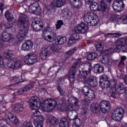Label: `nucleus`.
Masks as SVG:
<instances>
[{
	"mask_svg": "<svg viewBox=\"0 0 127 127\" xmlns=\"http://www.w3.org/2000/svg\"><path fill=\"white\" fill-rule=\"evenodd\" d=\"M23 105L19 104L14 107V110L16 113H19V112H22L23 111Z\"/></svg>",
	"mask_w": 127,
	"mask_h": 127,
	"instance_id": "obj_37",
	"label": "nucleus"
},
{
	"mask_svg": "<svg viewBox=\"0 0 127 127\" xmlns=\"http://www.w3.org/2000/svg\"><path fill=\"white\" fill-rule=\"evenodd\" d=\"M30 24L28 17L25 14H22L18 21V26L23 28L18 31L16 38L18 41H23L27 36V31Z\"/></svg>",
	"mask_w": 127,
	"mask_h": 127,
	"instance_id": "obj_1",
	"label": "nucleus"
},
{
	"mask_svg": "<svg viewBox=\"0 0 127 127\" xmlns=\"http://www.w3.org/2000/svg\"><path fill=\"white\" fill-rule=\"evenodd\" d=\"M114 88L117 90V92H118L119 94H123V93L125 92V85L122 83H119L117 85H116Z\"/></svg>",
	"mask_w": 127,
	"mask_h": 127,
	"instance_id": "obj_30",
	"label": "nucleus"
},
{
	"mask_svg": "<svg viewBox=\"0 0 127 127\" xmlns=\"http://www.w3.org/2000/svg\"><path fill=\"white\" fill-rule=\"evenodd\" d=\"M81 62H82L81 59H77L70 68L69 75V80L70 82H71L70 79H74L75 78V75H76V68H77V66H78V64H80Z\"/></svg>",
	"mask_w": 127,
	"mask_h": 127,
	"instance_id": "obj_16",
	"label": "nucleus"
},
{
	"mask_svg": "<svg viewBox=\"0 0 127 127\" xmlns=\"http://www.w3.org/2000/svg\"><path fill=\"white\" fill-rule=\"evenodd\" d=\"M70 110H72L71 108L69 107V105H67V103H63L61 105V111L62 112H69Z\"/></svg>",
	"mask_w": 127,
	"mask_h": 127,
	"instance_id": "obj_32",
	"label": "nucleus"
},
{
	"mask_svg": "<svg viewBox=\"0 0 127 127\" xmlns=\"http://www.w3.org/2000/svg\"><path fill=\"white\" fill-rule=\"evenodd\" d=\"M91 89H90L89 87L87 86H84L82 88V93L84 96H88V94L90 92Z\"/></svg>",
	"mask_w": 127,
	"mask_h": 127,
	"instance_id": "obj_42",
	"label": "nucleus"
},
{
	"mask_svg": "<svg viewBox=\"0 0 127 127\" xmlns=\"http://www.w3.org/2000/svg\"><path fill=\"white\" fill-rule=\"evenodd\" d=\"M62 25H63V21L61 20L58 21L57 24L56 25L57 29H59V28H60Z\"/></svg>",
	"mask_w": 127,
	"mask_h": 127,
	"instance_id": "obj_56",
	"label": "nucleus"
},
{
	"mask_svg": "<svg viewBox=\"0 0 127 127\" xmlns=\"http://www.w3.org/2000/svg\"><path fill=\"white\" fill-rule=\"evenodd\" d=\"M78 99L77 98L71 97L68 99L69 108H71V110H79V107L76 106L78 104Z\"/></svg>",
	"mask_w": 127,
	"mask_h": 127,
	"instance_id": "obj_21",
	"label": "nucleus"
},
{
	"mask_svg": "<svg viewBox=\"0 0 127 127\" xmlns=\"http://www.w3.org/2000/svg\"><path fill=\"white\" fill-rule=\"evenodd\" d=\"M96 48L98 51H102L104 48V46H103V45L100 43H98L96 45Z\"/></svg>",
	"mask_w": 127,
	"mask_h": 127,
	"instance_id": "obj_51",
	"label": "nucleus"
},
{
	"mask_svg": "<svg viewBox=\"0 0 127 127\" xmlns=\"http://www.w3.org/2000/svg\"><path fill=\"white\" fill-rule=\"evenodd\" d=\"M100 107L101 111L103 114H106L111 109V103L108 101L104 100L100 102Z\"/></svg>",
	"mask_w": 127,
	"mask_h": 127,
	"instance_id": "obj_17",
	"label": "nucleus"
},
{
	"mask_svg": "<svg viewBox=\"0 0 127 127\" xmlns=\"http://www.w3.org/2000/svg\"><path fill=\"white\" fill-rule=\"evenodd\" d=\"M33 48V42L30 40H27L22 44L21 49L23 51H30Z\"/></svg>",
	"mask_w": 127,
	"mask_h": 127,
	"instance_id": "obj_18",
	"label": "nucleus"
},
{
	"mask_svg": "<svg viewBox=\"0 0 127 127\" xmlns=\"http://www.w3.org/2000/svg\"><path fill=\"white\" fill-rule=\"evenodd\" d=\"M90 109L93 113H96L98 111V107H97L95 104H92L91 105Z\"/></svg>",
	"mask_w": 127,
	"mask_h": 127,
	"instance_id": "obj_55",
	"label": "nucleus"
},
{
	"mask_svg": "<svg viewBox=\"0 0 127 127\" xmlns=\"http://www.w3.org/2000/svg\"><path fill=\"white\" fill-rule=\"evenodd\" d=\"M32 27L36 32L41 31L43 29V24L40 21V19L36 20L32 23Z\"/></svg>",
	"mask_w": 127,
	"mask_h": 127,
	"instance_id": "obj_19",
	"label": "nucleus"
},
{
	"mask_svg": "<svg viewBox=\"0 0 127 127\" xmlns=\"http://www.w3.org/2000/svg\"><path fill=\"white\" fill-rule=\"evenodd\" d=\"M109 35H112L114 37H121L122 36V34L120 32H116V33H108L106 34V36H109Z\"/></svg>",
	"mask_w": 127,
	"mask_h": 127,
	"instance_id": "obj_47",
	"label": "nucleus"
},
{
	"mask_svg": "<svg viewBox=\"0 0 127 127\" xmlns=\"http://www.w3.org/2000/svg\"><path fill=\"white\" fill-rule=\"evenodd\" d=\"M69 1L70 5L75 8H81L83 5V3L81 0H69Z\"/></svg>",
	"mask_w": 127,
	"mask_h": 127,
	"instance_id": "obj_25",
	"label": "nucleus"
},
{
	"mask_svg": "<svg viewBox=\"0 0 127 127\" xmlns=\"http://www.w3.org/2000/svg\"><path fill=\"white\" fill-rule=\"evenodd\" d=\"M125 115V109L124 108H118L112 113V119L116 122H121L122 118Z\"/></svg>",
	"mask_w": 127,
	"mask_h": 127,
	"instance_id": "obj_9",
	"label": "nucleus"
},
{
	"mask_svg": "<svg viewBox=\"0 0 127 127\" xmlns=\"http://www.w3.org/2000/svg\"><path fill=\"white\" fill-rule=\"evenodd\" d=\"M100 86L102 89L111 87V82H110L108 75L104 74L100 77Z\"/></svg>",
	"mask_w": 127,
	"mask_h": 127,
	"instance_id": "obj_15",
	"label": "nucleus"
},
{
	"mask_svg": "<svg viewBox=\"0 0 127 127\" xmlns=\"http://www.w3.org/2000/svg\"><path fill=\"white\" fill-rule=\"evenodd\" d=\"M52 28H51L50 26H48L47 27H46L43 31V32L44 34L45 33H46L47 32H50V33L51 32V31H53Z\"/></svg>",
	"mask_w": 127,
	"mask_h": 127,
	"instance_id": "obj_53",
	"label": "nucleus"
},
{
	"mask_svg": "<svg viewBox=\"0 0 127 127\" xmlns=\"http://www.w3.org/2000/svg\"><path fill=\"white\" fill-rule=\"evenodd\" d=\"M90 8L91 10L93 11H97V10H100V8L99 7V4L96 2H92L90 5Z\"/></svg>",
	"mask_w": 127,
	"mask_h": 127,
	"instance_id": "obj_31",
	"label": "nucleus"
},
{
	"mask_svg": "<svg viewBox=\"0 0 127 127\" xmlns=\"http://www.w3.org/2000/svg\"><path fill=\"white\" fill-rule=\"evenodd\" d=\"M34 125L35 127H43V123L41 122H37V121L34 122Z\"/></svg>",
	"mask_w": 127,
	"mask_h": 127,
	"instance_id": "obj_57",
	"label": "nucleus"
},
{
	"mask_svg": "<svg viewBox=\"0 0 127 127\" xmlns=\"http://www.w3.org/2000/svg\"><path fill=\"white\" fill-rule=\"evenodd\" d=\"M93 70H94L95 73L100 74L104 72V67L101 66L99 64H96L94 65Z\"/></svg>",
	"mask_w": 127,
	"mask_h": 127,
	"instance_id": "obj_29",
	"label": "nucleus"
},
{
	"mask_svg": "<svg viewBox=\"0 0 127 127\" xmlns=\"http://www.w3.org/2000/svg\"><path fill=\"white\" fill-rule=\"evenodd\" d=\"M11 82H17L15 83V84L16 85L17 84V83H18V82H19V79H18V77H16L14 76L12 78Z\"/></svg>",
	"mask_w": 127,
	"mask_h": 127,
	"instance_id": "obj_62",
	"label": "nucleus"
},
{
	"mask_svg": "<svg viewBox=\"0 0 127 127\" xmlns=\"http://www.w3.org/2000/svg\"><path fill=\"white\" fill-rule=\"evenodd\" d=\"M90 104V101L88 99H84L82 102V107L87 108Z\"/></svg>",
	"mask_w": 127,
	"mask_h": 127,
	"instance_id": "obj_52",
	"label": "nucleus"
},
{
	"mask_svg": "<svg viewBox=\"0 0 127 127\" xmlns=\"http://www.w3.org/2000/svg\"><path fill=\"white\" fill-rule=\"evenodd\" d=\"M0 9L1 11V14H2L3 13V10L4 9V5L1 2H0Z\"/></svg>",
	"mask_w": 127,
	"mask_h": 127,
	"instance_id": "obj_63",
	"label": "nucleus"
},
{
	"mask_svg": "<svg viewBox=\"0 0 127 127\" xmlns=\"http://www.w3.org/2000/svg\"><path fill=\"white\" fill-rule=\"evenodd\" d=\"M5 29H7V30L9 29V30H11L12 32H15L16 31L15 27H14L12 23L8 24Z\"/></svg>",
	"mask_w": 127,
	"mask_h": 127,
	"instance_id": "obj_44",
	"label": "nucleus"
},
{
	"mask_svg": "<svg viewBox=\"0 0 127 127\" xmlns=\"http://www.w3.org/2000/svg\"><path fill=\"white\" fill-rule=\"evenodd\" d=\"M98 57V54L96 53H91L87 55V60H94Z\"/></svg>",
	"mask_w": 127,
	"mask_h": 127,
	"instance_id": "obj_36",
	"label": "nucleus"
},
{
	"mask_svg": "<svg viewBox=\"0 0 127 127\" xmlns=\"http://www.w3.org/2000/svg\"><path fill=\"white\" fill-rule=\"evenodd\" d=\"M37 61V56L35 54H30L26 55L24 58V62L26 64L32 65Z\"/></svg>",
	"mask_w": 127,
	"mask_h": 127,
	"instance_id": "obj_14",
	"label": "nucleus"
},
{
	"mask_svg": "<svg viewBox=\"0 0 127 127\" xmlns=\"http://www.w3.org/2000/svg\"><path fill=\"white\" fill-rule=\"evenodd\" d=\"M29 105L31 109H33V110H34V108H35L36 107L38 109H40V110L43 111V108H44V105H41L40 99L37 97V96H33L31 98V99H30Z\"/></svg>",
	"mask_w": 127,
	"mask_h": 127,
	"instance_id": "obj_7",
	"label": "nucleus"
},
{
	"mask_svg": "<svg viewBox=\"0 0 127 127\" xmlns=\"http://www.w3.org/2000/svg\"><path fill=\"white\" fill-rule=\"evenodd\" d=\"M60 127H69L68 123V118L64 117L61 120V123L59 124Z\"/></svg>",
	"mask_w": 127,
	"mask_h": 127,
	"instance_id": "obj_28",
	"label": "nucleus"
},
{
	"mask_svg": "<svg viewBox=\"0 0 127 127\" xmlns=\"http://www.w3.org/2000/svg\"><path fill=\"white\" fill-rule=\"evenodd\" d=\"M7 31V29H5L2 32V36H1V40L5 42H9L12 39H14V37L13 35L10 34Z\"/></svg>",
	"mask_w": 127,
	"mask_h": 127,
	"instance_id": "obj_20",
	"label": "nucleus"
},
{
	"mask_svg": "<svg viewBox=\"0 0 127 127\" xmlns=\"http://www.w3.org/2000/svg\"><path fill=\"white\" fill-rule=\"evenodd\" d=\"M42 123L43 124L44 123V117L42 116H39L34 119V122Z\"/></svg>",
	"mask_w": 127,
	"mask_h": 127,
	"instance_id": "obj_43",
	"label": "nucleus"
},
{
	"mask_svg": "<svg viewBox=\"0 0 127 127\" xmlns=\"http://www.w3.org/2000/svg\"><path fill=\"white\" fill-rule=\"evenodd\" d=\"M4 67V63L3 62V58L0 55V68Z\"/></svg>",
	"mask_w": 127,
	"mask_h": 127,
	"instance_id": "obj_58",
	"label": "nucleus"
},
{
	"mask_svg": "<svg viewBox=\"0 0 127 127\" xmlns=\"http://www.w3.org/2000/svg\"><path fill=\"white\" fill-rule=\"evenodd\" d=\"M12 56H13V53H12V51H8L5 52L4 54H3L4 58H6V59L7 60H8V61L10 59H11V58H12Z\"/></svg>",
	"mask_w": 127,
	"mask_h": 127,
	"instance_id": "obj_33",
	"label": "nucleus"
},
{
	"mask_svg": "<svg viewBox=\"0 0 127 127\" xmlns=\"http://www.w3.org/2000/svg\"><path fill=\"white\" fill-rule=\"evenodd\" d=\"M116 19H117V17H116V16L115 15H112L110 18V20L112 21L114 20H116Z\"/></svg>",
	"mask_w": 127,
	"mask_h": 127,
	"instance_id": "obj_64",
	"label": "nucleus"
},
{
	"mask_svg": "<svg viewBox=\"0 0 127 127\" xmlns=\"http://www.w3.org/2000/svg\"><path fill=\"white\" fill-rule=\"evenodd\" d=\"M85 65L87 66V69L82 70V76L83 77L82 82L83 84L89 85L90 87H96L97 85V82H95V76L90 75L92 73V64L87 63Z\"/></svg>",
	"mask_w": 127,
	"mask_h": 127,
	"instance_id": "obj_3",
	"label": "nucleus"
},
{
	"mask_svg": "<svg viewBox=\"0 0 127 127\" xmlns=\"http://www.w3.org/2000/svg\"><path fill=\"white\" fill-rule=\"evenodd\" d=\"M83 19L86 23H90L91 26H95L99 23V17L93 12L85 13L83 16Z\"/></svg>",
	"mask_w": 127,
	"mask_h": 127,
	"instance_id": "obj_4",
	"label": "nucleus"
},
{
	"mask_svg": "<svg viewBox=\"0 0 127 127\" xmlns=\"http://www.w3.org/2000/svg\"><path fill=\"white\" fill-rule=\"evenodd\" d=\"M113 8L116 12H121L125 8L124 0H115L113 3Z\"/></svg>",
	"mask_w": 127,
	"mask_h": 127,
	"instance_id": "obj_12",
	"label": "nucleus"
},
{
	"mask_svg": "<svg viewBox=\"0 0 127 127\" xmlns=\"http://www.w3.org/2000/svg\"><path fill=\"white\" fill-rule=\"evenodd\" d=\"M51 55L50 46L46 45L44 46L40 53V56L42 60H46Z\"/></svg>",
	"mask_w": 127,
	"mask_h": 127,
	"instance_id": "obj_11",
	"label": "nucleus"
},
{
	"mask_svg": "<svg viewBox=\"0 0 127 127\" xmlns=\"http://www.w3.org/2000/svg\"><path fill=\"white\" fill-rule=\"evenodd\" d=\"M5 16L8 21H12V20L14 19L13 16L12 14H10L8 11H6L5 12Z\"/></svg>",
	"mask_w": 127,
	"mask_h": 127,
	"instance_id": "obj_39",
	"label": "nucleus"
},
{
	"mask_svg": "<svg viewBox=\"0 0 127 127\" xmlns=\"http://www.w3.org/2000/svg\"><path fill=\"white\" fill-rule=\"evenodd\" d=\"M120 21L122 22L123 24H127V15L123 16L120 18Z\"/></svg>",
	"mask_w": 127,
	"mask_h": 127,
	"instance_id": "obj_48",
	"label": "nucleus"
},
{
	"mask_svg": "<svg viewBox=\"0 0 127 127\" xmlns=\"http://www.w3.org/2000/svg\"><path fill=\"white\" fill-rule=\"evenodd\" d=\"M101 5V9L103 12H105L106 11V9H107V4L104 0H102L100 1Z\"/></svg>",
	"mask_w": 127,
	"mask_h": 127,
	"instance_id": "obj_46",
	"label": "nucleus"
},
{
	"mask_svg": "<svg viewBox=\"0 0 127 127\" xmlns=\"http://www.w3.org/2000/svg\"><path fill=\"white\" fill-rule=\"evenodd\" d=\"M7 118L11 123H12L16 126H18V120H17L16 116L13 113H9L7 115Z\"/></svg>",
	"mask_w": 127,
	"mask_h": 127,
	"instance_id": "obj_26",
	"label": "nucleus"
},
{
	"mask_svg": "<svg viewBox=\"0 0 127 127\" xmlns=\"http://www.w3.org/2000/svg\"><path fill=\"white\" fill-rule=\"evenodd\" d=\"M43 104L44 105V107L43 108L44 112H51L57 106V101L55 99H49L44 101Z\"/></svg>",
	"mask_w": 127,
	"mask_h": 127,
	"instance_id": "obj_6",
	"label": "nucleus"
},
{
	"mask_svg": "<svg viewBox=\"0 0 127 127\" xmlns=\"http://www.w3.org/2000/svg\"><path fill=\"white\" fill-rule=\"evenodd\" d=\"M73 125L76 127H80L82 126V121L79 118H76L73 120Z\"/></svg>",
	"mask_w": 127,
	"mask_h": 127,
	"instance_id": "obj_38",
	"label": "nucleus"
},
{
	"mask_svg": "<svg viewBox=\"0 0 127 127\" xmlns=\"http://www.w3.org/2000/svg\"><path fill=\"white\" fill-rule=\"evenodd\" d=\"M114 53V49L110 48L105 50L103 53V56H101L98 57V59H101V62L103 64H105L106 67H109L112 65V62L111 60L109 59L111 55Z\"/></svg>",
	"mask_w": 127,
	"mask_h": 127,
	"instance_id": "obj_5",
	"label": "nucleus"
},
{
	"mask_svg": "<svg viewBox=\"0 0 127 127\" xmlns=\"http://www.w3.org/2000/svg\"><path fill=\"white\" fill-rule=\"evenodd\" d=\"M55 63V66H62L63 65V63H62V61H60L59 59H55L54 60Z\"/></svg>",
	"mask_w": 127,
	"mask_h": 127,
	"instance_id": "obj_50",
	"label": "nucleus"
},
{
	"mask_svg": "<svg viewBox=\"0 0 127 127\" xmlns=\"http://www.w3.org/2000/svg\"><path fill=\"white\" fill-rule=\"evenodd\" d=\"M67 41V39L66 38V37H61V36H58L57 38V41H56V44H57V45H62V44H64V43H66V42Z\"/></svg>",
	"mask_w": 127,
	"mask_h": 127,
	"instance_id": "obj_27",
	"label": "nucleus"
},
{
	"mask_svg": "<svg viewBox=\"0 0 127 127\" xmlns=\"http://www.w3.org/2000/svg\"><path fill=\"white\" fill-rule=\"evenodd\" d=\"M29 11L34 14H40L41 13V8L39 6V3L37 2L32 3L29 7Z\"/></svg>",
	"mask_w": 127,
	"mask_h": 127,
	"instance_id": "obj_13",
	"label": "nucleus"
},
{
	"mask_svg": "<svg viewBox=\"0 0 127 127\" xmlns=\"http://www.w3.org/2000/svg\"><path fill=\"white\" fill-rule=\"evenodd\" d=\"M88 25L85 23H81L79 24L77 26L74 27L72 31V33L69 38L68 43V45H72L78 41L80 39L79 33L84 34L87 32L88 30Z\"/></svg>",
	"mask_w": 127,
	"mask_h": 127,
	"instance_id": "obj_2",
	"label": "nucleus"
},
{
	"mask_svg": "<svg viewBox=\"0 0 127 127\" xmlns=\"http://www.w3.org/2000/svg\"><path fill=\"white\" fill-rule=\"evenodd\" d=\"M50 50L51 51V54L53 53V52H56L57 50V44L56 43L52 45L51 47H50Z\"/></svg>",
	"mask_w": 127,
	"mask_h": 127,
	"instance_id": "obj_49",
	"label": "nucleus"
},
{
	"mask_svg": "<svg viewBox=\"0 0 127 127\" xmlns=\"http://www.w3.org/2000/svg\"><path fill=\"white\" fill-rule=\"evenodd\" d=\"M77 51V49L76 48H73L72 50H69L65 53V56H66V59L69 58L70 56H72L73 54L75 53Z\"/></svg>",
	"mask_w": 127,
	"mask_h": 127,
	"instance_id": "obj_35",
	"label": "nucleus"
},
{
	"mask_svg": "<svg viewBox=\"0 0 127 127\" xmlns=\"http://www.w3.org/2000/svg\"><path fill=\"white\" fill-rule=\"evenodd\" d=\"M66 3V0H54L51 2L53 7H62Z\"/></svg>",
	"mask_w": 127,
	"mask_h": 127,
	"instance_id": "obj_23",
	"label": "nucleus"
},
{
	"mask_svg": "<svg viewBox=\"0 0 127 127\" xmlns=\"http://www.w3.org/2000/svg\"><path fill=\"white\" fill-rule=\"evenodd\" d=\"M77 111H79V110H70L69 111L67 114V117L70 121H74V120L77 119L79 116Z\"/></svg>",
	"mask_w": 127,
	"mask_h": 127,
	"instance_id": "obj_24",
	"label": "nucleus"
},
{
	"mask_svg": "<svg viewBox=\"0 0 127 127\" xmlns=\"http://www.w3.org/2000/svg\"><path fill=\"white\" fill-rule=\"evenodd\" d=\"M7 66L10 69L18 70L21 67V61L17 60L15 58L10 59L7 62Z\"/></svg>",
	"mask_w": 127,
	"mask_h": 127,
	"instance_id": "obj_8",
	"label": "nucleus"
},
{
	"mask_svg": "<svg viewBox=\"0 0 127 127\" xmlns=\"http://www.w3.org/2000/svg\"><path fill=\"white\" fill-rule=\"evenodd\" d=\"M43 38L45 40H46V41H48L49 42H53L54 41V39L52 38V36L51 35H45V34H44L43 35Z\"/></svg>",
	"mask_w": 127,
	"mask_h": 127,
	"instance_id": "obj_41",
	"label": "nucleus"
},
{
	"mask_svg": "<svg viewBox=\"0 0 127 127\" xmlns=\"http://www.w3.org/2000/svg\"><path fill=\"white\" fill-rule=\"evenodd\" d=\"M50 35H52V38H53L54 40H55L56 39V37H57V35L56 34V33L54 32V31H52L50 33Z\"/></svg>",
	"mask_w": 127,
	"mask_h": 127,
	"instance_id": "obj_60",
	"label": "nucleus"
},
{
	"mask_svg": "<svg viewBox=\"0 0 127 127\" xmlns=\"http://www.w3.org/2000/svg\"><path fill=\"white\" fill-rule=\"evenodd\" d=\"M34 115L36 118H37L38 117H39V115H40V112L38 110L36 109L33 112Z\"/></svg>",
	"mask_w": 127,
	"mask_h": 127,
	"instance_id": "obj_61",
	"label": "nucleus"
},
{
	"mask_svg": "<svg viewBox=\"0 0 127 127\" xmlns=\"http://www.w3.org/2000/svg\"><path fill=\"white\" fill-rule=\"evenodd\" d=\"M87 96L90 100H93L96 97L95 92L91 89L89 90V92H88Z\"/></svg>",
	"mask_w": 127,
	"mask_h": 127,
	"instance_id": "obj_45",
	"label": "nucleus"
},
{
	"mask_svg": "<svg viewBox=\"0 0 127 127\" xmlns=\"http://www.w3.org/2000/svg\"><path fill=\"white\" fill-rule=\"evenodd\" d=\"M87 107H82L81 108V111L80 112L81 115H82V116H85V115H86V114H87Z\"/></svg>",
	"mask_w": 127,
	"mask_h": 127,
	"instance_id": "obj_59",
	"label": "nucleus"
},
{
	"mask_svg": "<svg viewBox=\"0 0 127 127\" xmlns=\"http://www.w3.org/2000/svg\"><path fill=\"white\" fill-rule=\"evenodd\" d=\"M111 96L113 97V98H114V99H116V98L118 97V93L116 92V88H115V87L112 89Z\"/></svg>",
	"mask_w": 127,
	"mask_h": 127,
	"instance_id": "obj_54",
	"label": "nucleus"
},
{
	"mask_svg": "<svg viewBox=\"0 0 127 127\" xmlns=\"http://www.w3.org/2000/svg\"><path fill=\"white\" fill-rule=\"evenodd\" d=\"M62 14H63L64 16V17H66L68 18V17H70L71 15H72V13L67 10V9L65 8L62 10Z\"/></svg>",
	"mask_w": 127,
	"mask_h": 127,
	"instance_id": "obj_34",
	"label": "nucleus"
},
{
	"mask_svg": "<svg viewBox=\"0 0 127 127\" xmlns=\"http://www.w3.org/2000/svg\"><path fill=\"white\" fill-rule=\"evenodd\" d=\"M124 39H119L116 41V47L113 49L114 52H121V50L124 53H127V47L124 45Z\"/></svg>",
	"mask_w": 127,
	"mask_h": 127,
	"instance_id": "obj_10",
	"label": "nucleus"
},
{
	"mask_svg": "<svg viewBox=\"0 0 127 127\" xmlns=\"http://www.w3.org/2000/svg\"><path fill=\"white\" fill-rule=\"evenodd\" d=\"M57 90L60 93V96H61L62 97H64L65 96L66 91H65V90L61 86H57Z\"/></svg>",
	"mask_w": 127,
	"mask_h": 127,
	"instance_id": "obj_40",
	"label": "nucleus"
},
{
	"mask_svg": "<svg viewBox=\"0 0 127 127\" xmlns=\"http://www.w3.org/2000/svg\"><path fill=\"white\" fill-rule=\"evenodd\" d=\"M35 86V82L32 81L30 83V84L27 85L24 88L20 89L17 92V94L18 95H22L24 92H26V91H29L30 89L33 88Z\"/></svg>",
	"mask_w": 127,
	"mask_h": 127,
	"instance_id": "obj_22",
	"label": "nucleus"
}]
</instances>
